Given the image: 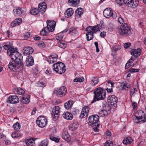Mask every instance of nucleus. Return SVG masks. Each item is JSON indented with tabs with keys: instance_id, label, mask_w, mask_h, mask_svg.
<instances>
[{
	"instance_id": "obj_40",
	"label": "nucleus",
	"mask_w": 146,
	"mask_h": 146,
	"mask_svg": "<svg viewBox=\"0 0 146 146\" xmlns=\"http://www.w3.org/2000/svg\"><path fill=\"white\" fill-rule=\"evenodd\" d=\"M78 127V125L77 123L74 122L70 125L69 126V129L70 130L74 131Z\"/></svg>"
},
{
	"instance_id": "obj_41",
	"label": "nucleus",
	"mask_w": 146,
	"mask_h": 146,
	"mask_svg": "<svg viewBox=\"0 0 146 146\" xmlns=\"http://www.w3.org/2000/svg\"><path fill=\"white\" fill-rule=\"evenodd\" d=\"M57 44L58 46L63 49H64L66 46V44L62 41H58Z\"/></svg>"
},
{
	"instance_id": "obj_14",
	"label": "nucleus",
	"mask_w": 146,
	"mask_h": 146,
	"mask_svg": "<svg viewBox=\"0 0 146 146\" xmlns=\"http://www.w3.org/2000/svg\"><path fill=\"white\" fill-rule=\"evenodd\" d=\"M14 14L17 16H21L24 14V12L23 9L21 7H17L13 10Z\"/></svg>"
},
{
	"instance_id": "obj_53",
	"label": "nucleus",
	"mask_w": 146,
	"mask_h": 146,
	"mask_svg": "<svg viewBox=\"0 0 146 146\" xmlns=\"http://www.w3.org/2000/svg\"><path fill=\"white\" fill-rule=\"evenodd\" d=\"M37 86L39 87H44V83L42 82L38 81L37 83Z\"/></svg>"
},
{
	"instance_id": "obj_31",
	"label": "nucleus",
	"mask_w": 146,
	"mask_h": 146,
	"mask_svg": "<svg viewBox=\"0 0 146 146\" xmlns=\"http://www.w3.org/2000/svg\"><path fill=\"white\" fill-rule=\"evenodd\" d=\"M133 141L132 138L130 137H125L123 141V143L125 144H129L132 143Z\"/></svg>"
},
{
	"instance_id": "obj_58",
	"label": "nucleus",
	"mask_w": 146,
	"mask_h": 146,
	"mask_svg": "<svg viewBox=\"0 0 146 146\" xmlns=\"http://www.w3.org/2000/svg\"><path fill=\"white\" fill-rule=\"evenodd\" d=\"M31 34L29 32H27L26 33L25 35V39H27L30 36Z\"/></svg>"
},
{
	"instance_id": "obj_36",
	"label": "nucleus",
	"mask_w": 146,
	"mask_h": 146,
	"mask_svg": "<svg viewBox=\"0 0 146 146\" xmlns=\"http://www.w3.org/2000/svg\"><path fill=\"white\" fill-rule=\"evenodd\" d=\"M73 101L72 100H69L65 103L64 106L66 109H69L73 105Z\"/></svg>"
},
{
	"instance_id": "obj_9",
	"label": "nucleus",
	"mask_w": 146,
	"mask_h": 146,
	"mask_svg": "<svg viewBox=\"0 0 146 146\" xmlns=\"http://www.w3.org/2000/svg\"><path fill=\"white\" fill-rule=\"evenodd\" d=\"M66 88L64 86L60 87L56 90V94L57 96L62 97L64 96L66 92Z\"/></svg>"
},
{
	"instance_id": "obj_25",
	"label": "nucleus",
	"mask_w": 146,
	"mask_h": 146,
	"mask_svg": "<svg viewBox=\"0 0 146 146\" xmlns=\"http://www.w3.org/2000/svg\"><path fill=\"white\" fill-rule=\"evenodd\" d=\"M24 54L26 55L30 54L33 53V49L31 47L28 46L25 47L24 49Z\"/></svg>"
},
{
	"instance_id": "obj_3",
	"label": "nucleus",
	"mask_w": 146,
	"mask_h": 146,
	"mask_svg": "<svg viewBox=\"0 0 146 146\" xmlns=\"http://www.w3.org/2000/svg\"><path fill=\"white\" fill-rule=\"evenodd\" d=\"M130 27L126 23L121 26L118 30V33L121 35L127 36L131 34Z\"/></svg>"
},
{
	"instance_id": "obj_50",
	"label": "nucleus",
	"mask_w": 146,
	"mask_h": 146,
	"mask_svg": "<svg viewBox=\"0 0 146 146\" xmlns=\"http://www.w3.org/2000/svg\"><path fill=\"white\" fill-rule=\"evenodd\" d=\"M137 91V89L136 88H133V89H131L130 92V96L131 98L132 96H133L134 94Z\"/></svg>"
},
{
	"instance_id": "obj_46",
	"label": "nucleus",
	"mask_w": 146,
	"mask_h": 146,
	"mask_svg": "<svg viewBox=\"0 0 146 146\" xmlns=\"http://www.w3.org/2000/svg\"><path fill=\"white\" fill-rule=\"evenodd\" d=\"M102 106V110H110V108L108 104H107L106 103H105V104L104 103H103Z\"/></svg>"
},
{
	"instance_id": "obj_24",
	"label": "nucleus",
	"mask_w": 146,
	"mask_h": 146,
	"mask_svg": "<svg viewBox=\"0 0 146 146\" xmlns=\"http://www.w3.org/2000/svg\"><path fill=\"white\" fill-rule=\"evenodd\" d=\"M74 13L73 9L71 8H69L64 13L65 16L66 17H70L73 15Z\"/></svg>"
},
{
	"instance_id": "obj_44",
	"label": "nucleus",
	"mask_w": 146,
	"mask_h": 146,
	"mask_svg": "<svg viewBox=\"0 0 146 146\" xmlns=\"http://www.w3.org/2000/svg\"><path fill=\"white\" fill-rule=\"evenodd\" d=\"M11 136L13 138H16L22 136V134L16 132H13L12 133Z\"/></svg>"
},
{
	"instance_id": "obj_30",
	"label": "nucleus",
	"mask_w": 146,
	"mask_h": 146,
	"mask_svg": "<svg viewBox=\"0 0 146 146\" xmlns=\"http://www.w3.org/2000/svg\"><path fill=\"white\" fill-rule=\"evenodd\" d=\"M30 95H28L27 96H25L22 97V99L21 100V102L23 104H28L30 102Z\"/></svg>"
},
{
	"instance_id": "obj_64",
	"label": "nucleus",
	"mask_w": 146,
	"mask_h": 146,
	"mask_svg": "<svg viewBox=\"0 0 146 146\" xmlns=\"http://www.w3.org/2000/svg\"><path fill=\"white\" fill-rule=\"evenodd\" d=\"M115 51L117 50L121 49V46L118 45H116L115 47Z\"/></svg>"
},
{
	"instance_id": "obj_39",
	"label": "nucleus",
	"mask_w": 146,
	"mask_h": 146,
	"mask_svg": "<svg viewBox=\"0 0 146 146\" xmlns=\"http://www.w3.org/2000/svg\"><path fill=\"white\" fill-rule=\"evenodd\" d=\"M114 82H112L110 81H109L108 82V84L110 85H111V87L108 88L107 87L106 90L107 91V92L108 93H111L113 92L112 88L114 87Z\"/></svg>"
},
{
	"instance_id": "obj_38",
	"label": "nucleus",
	"mask_w": 146,
	"mask_h": 146,
	"mask_svg": "<svg viewBox=\"0 0 146 146\" xmlns=\"http://www.w3.org/2000/svg\"><path fill=\"white\" fill-rule=\"evenodd\" d=\"M122 89L127 90L129 88V85L127 82H123L120 84Z\"/></svg>"
},
{
	"instance_id": "obj_56",
	"label": "nucleus",
	"mask_w": 146,
	"mask_h": 146,
	"mask_svg": "<svg viewBox=\"0 0 146 146\" xmlns=\"http://www.w3.org/2000/svg\"><path fill=\"white\" fill-rule=\"evenodd\" d=\"M141 120V119H139V118L136 117V119L135 120V122L136 123H143V122L141 121V120Z\"/></svg>"
},
{
	"instance_id": "obj_62",
	"label": "nucleus",
	"mask_w": 146,
	"mask_h": 146,
	"mask_svg": "<svg viewBox=\"0 0 146 146\" xmlns=\"http://www.w3.org/2000/svg\"><path fill=\"white\" fill-rule=\"evenodd\" d=\"M98 127L96 126L92 127L94 131L96 132H98L99 131V129H98Z\"/></svg>"
},
{
	"instance_id": "obj_16",
	"label": "nucleus",
	"mask_w": 146,
	"mask_h": 146,
	"mask_svg": "<svg viewBox=\"0 0 146 146\" xmlns=\"http://www.w3.org/2000/svg\"><path fill=\"white\" fill-rule=\"evenodd\" d=\"M103 14L105 17L110 18L112 15V10L110 8H107L103 11Z\"/></svg>"
},
{
	"instance_id": "obj_28",
	"label": "nucleus",
	"mask_w": 146,
	"mask_h": 146,
	"mask_svg": "<svg viewBox=\"0 0 146 146\" xmlns=\"http://www.w3.org/2000/svg\"><path fill=\"white\" fill-rule=\"evenodd\" d=\"M58 58V56L57 54L50 56L49 57V59L47 60L48 62L50 64L52 62L54 63L56 62Z\"/></svg>"
},
{
	"instance_id": "obj_1",
	"label": "nucleus",
	"mask_w": 146,
	"mask_h": 146,
	"mask_svg": "<svg viewBox=\"0 0 146 146\" xmlns=\"http://www.w3.org/2000/svg\"><path fill=\"white\" fill-rule=\"evenodd\" d=\"M7 54L10 56L12 60H15L18 66H23V62L22 56L18 52L17 48H14L13 46L9 48V50H7Z\"/></svg>"
},
{
	"instance_id": "obj_5",
	"label": "nucleus",
	"mask_w": 146,
	"mask_h": 146,
	"mask_svg": "<svg viewBox=\"0 0 146 146\" xmlns=\"http://www.w3.org/2000/svg\"><path fill=\"white\" fill-rule=\"evenodd\" d=\"M99 116L97 115H94L90 116L88 120L90 123L91 124L92 127L96 126L99 127L100 123L99 121Z\"/></svg>"
},
{
	"instance_id": "obj_51",
	"label": "nucleus",
	"mask_w": 146,
	"mask_h": 146,
	"mask_svg": "<svg viewBox=\"0 0 146 146\" xmlns=\"http://www.w3.org/2000/svg\"><path fill=\"white\" fill-rule=\"evenodd\" d=\"M48 142L46 140L42 141L39 146H47Z\"/></svg>"
},
{
	"instance_id": "obj_54",
	"label": "nucleus",
	"mask_w": 146,
	"mask_h": 146,
	"mask_svg": "<svg viewBox=\"0 0 146 146\" xmlns=\"http://www.w3.org/2000/svg\"><path fill=\"white\" fill-rule=\"evenodd\" d=\"M118 22L120 24H122L124 23V21L123 18L121 17H119L118 18Z\"/></svg>"
},
{
	"instance_id": "obj_48",
	"label": "nucleus",
	"mask_w": 146,
	"mask_h": 146,
	"mask_svg": "<svg viewBox=\"0 0 146 146\" xmlns=\"http://www.w3.org/2000/svg\"><path fill=\"white\" fill-rule=\"evenodd\" d=\"M69 33L72 34L73 33L76 34L78 33V31L77 29L74 28H70L69 31Z\"/></svg>"
},
{
	"instance_id": "obj_4",
	"label": "nucleus",
	"mask_w": 146,
	"mask_h": 146,
	"mask_svg": "<svg viewBox=\"0 0 146 146\" xmlns=\"http://www.w3.org/2000/svg\"><path fill=\"white\" fill-rule=\"evenodd\" d=\"M53 69L56 73L59 74H62L64 73L66 69L64 64L62 62H57L53 65Z\"/></svg>"
},
{
	"instance_id": "obj_26",
	"label": "nucleus",
	"mask_w": 146,
	"mask_h": 146,
	"mask_svg": "<svg viewBox=\"0 0 146 146\" xmlns=\"http://www.w3.org/2000/svg\"><path fill=\"white\" fill-rule=\"evenodd\" d=\"M22 19L20 18L16 19L11 23V25L12 27H13L16 25H19L22 23Z\"/></svg>"
},
{
	"instance_id": "obj_21",
	"label": "nucleus",
	"mask_w": 146,
	"mask_h": 146,
	"mask_svg": "<svg viewBox=\"0 0 146 146\" xmlns=\"http://www.w3.org/2000/svg\"><path fill=\"white\" fill-rule=\"evenodd\" d=\"M89 28H87L86 30L87 31L86 34V38L88 41H89L92 40L93 38V33L90 30Z\"/></svg>"
},
{
	"instance_id": "obj_63",
	"label": "nucleus",
	"mask_w": 146,
	"mask_h": 146,
	"mask_svg": "<svg viewBox=\"0 0 146 146\" xmlns=\"http://www.w3.org/2000/svg\"><path fill=\"white\" fill-rule=\"evenodd\" d=\"M104 146H113L112 143H109L108 142H106Z\"/></svg>"
},
{
	"instance_id": "obj_57",
	"label": "nucleus",
	"mask_w": 146,
	"mask_h": 146,
	"mask_svg": "<svg viewBox=\"0 0 146 146\" xmlns=\"http://www.w3.org/2000/svg\"><path fill=\"white\" fill-rule=\"evenodd\" d=\"M139 71V70L138 69L131 68L129 69V71L131 72H137Z\"/></svg>"
},
{
	"instance_id": "obj_19",
	"label": "nucleus",
	"mask_w": 146,
	"mask_h": 146,
	"mask_svg": "<svg viewBox=\"0 0 146 146\" xmlns=\"http://www.w3.org/2000/svg\"><path fill=\"white\" fill-rule=\"evenodd\" d=\"M130 52L131 55L136 58L140 55L141 53V50L140 48L137 49V50L133 49L130 51Z\"/></svg>"
},
{
	"instance_id": "obj_59",
	"label": "nucleus",
	"mask_w": 146,
	"mask_h": 146,
	"mask_svg": "<svg viewBox=\"0 0 146 146\" xmlns=\"http://www.w3.org/2000/svg\"><path fill=\"white\" fill-rule=\"evenodd\" d=\"M131 44L130 43H126L124 44V46L125 48H127L130 46Z\"/></svg>"
},
{
	"instance_id": "obj_47",
	"label": "nucleus",
	"mask_w": 146,
	"mask_h": 146,
	"mask_svg": "<svg viewBox=\"0 0 146 146\" xmlns=\"http://www.w3.org/2000/svg\"><path fill=\"white\" fill-rule=\"evenodd\" d=\"M13 127L15 130L18 131L20 129V125L19 123L17 122L13 125Z\"/></svg>"
},
{
	"instance_id": "obj_12",
	"label": "nucleus",
	"mask_w": 146,
	"mask_h": 146,
	"mask_svg": "<svg viewBox=\"0 0 146 146\" xmlns=\"http://www.w3.org/2000/svg\"><path fill=\"white\" fill-rule=\"evenodd\" d=\"M25 64L27 66H32L34 64V60L33 57L31 55H29L27 56Z\"/></svg>"
},
{
	"instance_id": "obj_60",
	"label": "nucleus",
	"mask_w": 146,
	"mask_h": 146,
	"mask_svg": "<svg viewBox=\"0 0 146 146\" xmlns=\"http://www.w3.org/2000/svg\"><path fill=\"white\" fill-rule=\"evenodd\" d=\"M121 0H115L116 2L119 5L120 7L122 5V4L121 3Z\"/></svg>"
},
{
	"instance_id": "obj_11",
	"label": "nucleus",
	"mask_w": 146,
	"mask_h": 146,
	"mask_svg": "<svg viewBox=\"0 0 146 146\" xmlns=\"http://www.w3.org/2000/svg\"><path fill=\"white\" fill-rule=\"evenodd\" d=\"M47 26L51 32H53L55 29L56 23L53 21L47 20L46 21Z\"/></svg>"
},
{
	"instance_id": "obj_34",
	"label": "nucleus",
	"mask_w": 146,
	"mask_h": 146,
	"mask_svg": "<svg viewBox=\"0 0 146 146\" xmlns=\"http://www.w3.org/2000/svg\"><path fill=\"white\" fill-rule=\"evenodd\" d=\"M80 0H68V2L71 5L76 7L80 3Z\"/></svg>"
},
{
	"instance_id": "obj_2",
	"label": "nucleus",
	"mask_w": 146,
	"mask_h": 146,
	"mask_svg": "<svg viewBox=\"0 0 146 146\" xmlns=\"http://www.w3.org/2000/svg\"><path fill=\"white\" fill-rule=\"evenodd\" d=\"M94 98L92 102L100 100H103L106 97V90L100 87L94 90Z\"/></svg>"
},
{
	"instance_id": "obj_20",
	"label": "nucleus",
	"mask_w": 146,
	"mask_h": 146,
	"mask_svg": "<svg viewBox=\"0 0 146 146\" xmlns=\"http://www.w3.org/2000/svg\"><path fill=\"white\" fill-rule=\"evenodd\" d=\"M101 27V25H97L93 27L89 26L87 28H89L90 30L94 33H96L98 31H100Z\"/></svg>"
},
{
	"instance_id": "obj_35",
	"label": "nucleus",
	"mask_w": 146,
	"mask_h": 146,
	"mask_svg": "<svg viewBox=\"0 0 146 146\" xmlns=\"http://www.w3.org/2000/svg\"><path fill=\"white\" fill-rule=\"evenodd\" d=\"M136 114V118H139V119H142L145 115V113L142 111L139 110L137 111Z\"/></svg>"
},
{
	"instance_id": "obj_33",
	"label": "nucleus",
	"mask_w": 146,
	"mask_h": 146,
	"mask_svg": "<svg viewBox=\"0 0 146 146\" xmlns=\"http://www.w3.org/2000/svg\"><path fill=\"white\" fill-rule=\"evenodd\" d=\"M27 146H35V141L32 138H30L25 141Z\"/></svg>"
},
{
	"instance_id": "obj_17",
	"label": "nucleus",
	"mask_w": 146,
	"mask_h": 146,
	"mask_svg": "<svg viewBox=\"0 0 146 146\" xmlns=\"http://www.w3.org/2000/svg\"><path fill=\"white\" fill-rule=\"evenodd\" d=\"M47 8L46 4L45 2L40 3L38 5V9L39 11L43 14L46 11Z\"/></svg>"
},
{
	"instance_id": "obj_6",
	"label": "nucleus",
	"mask_w": 146,
	"mask_h": 146,
	"mask_svg": "<svg viewBox=\"0 0 146 146\" xmlns=\"http://www.w3.org/2000/svg\"><path fill=\"white\" fill-rule=\"evenodd\" d=\"M37 124L41 127H45L47 124V119L44 116L39 117L37 118L36 121Z\"/></svg>"
},
{
	"instance_id": "obj_10",
	"label": "nucleus",
	"mask_w": 146,
	"mask_h": 146,
	"mask_svg": "<svg viewBox=\"0 0 146 146\" xmlns=\"http://www.w3.org/2000/svg\"><path fill=\"white\" fill-rule=\"evenodd\" d=\"M60 108L58 106H55L53 108L52 115L53 118L55 119H57L59 116Z\"/></svg>"
},
{
	"instance_id": "obj_15",
	"label": "nucleus",
	"mask_w": 146,
	"mask_h": 146,
	"mask_svg": "<svg viewBox=\"0 0 146 146\" xmlns=\"http://www.w3.org/2000/svg\"><path fill=\"white\" fill-rule=\"evenodd\" d=\"M89 110V108L88 106H86L82 108L80 117L81 118H82L84 117L88 116Z\"/></svg>"
},
{
	"instance_id": "obj_29",
	"label": "nucleus",
	"mask_w": 146,
	"mask_h": 146,
	"mask_svg": "<svg viewBox=\"0 0 146 146\" xmlns=\"http://www.w3.org/2000/svg\"><path fill=\"white\" fill-rule=\"evenodd\" d=\"M50 30L48 27H44L40 31L41 35L43 36H47L49 33Z\"/></svg>"
},
{
	"instance_id": "obj_23",
	"label": "nucleus",
	"mask_w": 146,
	"mask_h": 146,
	"mask_svg": "<svg viewBox=\"0 0 146 146\" xmlns=\"http://www.w3.org/2000/svg\"><path fill=\"white\" fill-rule=\"evenodd\" d=\"M99 81L97 77H92L90 79V84L92 86H93L96 85L99 82Z\"/></svg>"
},
{
	"instance_id": "obj_43",
	"label": "nucleus",
	"mask_w": 146,
	"mask_h": 146,
	"mask_svg": "<svg viewBox=\"0 0 146 146\" xmlns=\"http://www.w3.org/2000/svg\"><path fill=\"white\" fill-rule=\"evenodd\" d=\"M39 11L38 9V10L37 9L35 8L31 10L30 11V13L33 15H36L38 14Z\"/></svg>"
},
{
	"instance_id": "obj_18",
	"label": "nucleus",
	"mask_w": 146,
	"mask_h": 146,
	"mask_svg": "<svg viewBox=\"0 0 146 146\" xmlns=\"http://www.w3.org/2000/svg\"><path fill=\"white\" fill-rule=\"evenodd\" d=\"M24 66L23 65V66H19L17 64V63L14 60H13V61H11L9 63L8 65V68L10 70H13L15 69L16 70L17 68H18L19 67H23Z\"/></svg>"
},
{
	"instance_id": "obj_32",
	"label": "nucleus",
	"mask_w": 146,
	"mask_h": 146,
	"mask_svg": "<svg viewBox=\"0 0 146 146\" xmlns=\"http://www.w3.org/2000/svg\"><path fill=\"white\" fill-rule=\"evenodd\" d=\"M110 112V110H101L99 112V114L100 116L103 117L107 115Z\"/></svg>"
},
{
	"instance_id": "obj_27",
	"label": "nucleus",
	"mask_w": 146,
	"mask_h": 146,
	"mask_svg": "<svg viewBox=\"0 0 146 146\" xmlns=\"http://www.w3.org/2000/svg\"><path fill=\"white\" fill-rule=\"evenodd\" d=\"M64 118L67 120H71L73 118L72 114L68 112H64L62 114Z\"/></svg>"
},
{
	"instance_id": "obj_37",
	"label": "nucleus",
	"mask_w": 146,
	"mask_h": 146,
	"mask_svg": "<svg viewBox=\"0 0 146 146\" xmlns=\"http://www.w3.org/2000/svg\"><path fill=\"white\" fill-rule=\"evenodd\" d=\"M14 92H16L17 94L22 95L24 94L25 93V91L21 88H17L15 89Z\"/></svg>"
},
{
	"instance_id": "obj_42",
	"label": "nucleus",
	"mask_w": 146,
	"mask_h": 146,
	"mask_svg": "<svg viewBox=\"0 0 146 146\" xmlns=\"http://www.w3.org/2000/svg\"><path fill=\"white\" fill-rule=\"evenodd\" d=\"M83 13V10L82 8H80L77 9L76 11L75 14L76 15H78L80 17L82 14Z\"/></svg>"
},
{
	"instance_id": "obj_22",
	"label": "nucleus",
	"mask_w": 146,
	"mask_h": 146,
	"mask_svg": "<svg viewBox=\"0 0 146 146\" xmlns=\"http://www.w3.org/2000/svg\"><path fill=\"white\" fill-rule=\"evenodd\" d=\"M62 138L65 140L68 141H70V136L67 131L65 129L63 130L62 132Z\"/></svg>"
},
{
	"instance_id": "obj_55",
	"label": "nucleus",
	"mask_w": 146,
	"mask_h": 146,
	"mask_svg": "<svg viewBox=\"0 0 146 146\" xmlns=\"http://www.w3.org/2000/svg\"><path fill=\"white\" fill-rule=\"evenodd\" d=\"M113 25L111 24H109L107 27L108 29L110 31L113 30Z\"/></svg>"
},
{
	"instance_id": "obj_13",
	"label": "nucleus",
	"mask_w": 146,
	"mask_h": 146,
	"mask_svg": "<svg viewBox=\"0 0 146 146\" xmlns=\"http://www.w3.org/2000/svg\"><path fill=\"white\" fill-rule=\"evenodd\" d=\"M19 99L16 95L10 96L8 98L7 101L10 103L15 104L19 102Z\"/></svg>"
},
{
	"instance_id": "obj_8",
	"label": "nucleus",
	"mask_w": 146,
	"mask_h": 146,
	"mask_svg": "<svg viewBox=\"0 0 146 146\" xmlns=\"http://www.w3.org/2000/svg\"><path fill=\"white\" fill-rule=\"evenodd\" d=\"M108 102L110 103L111 106L115 107L117 106V99L115 96L113 95L110 96L108 97Z\"/></svg>"
},
{
	"instance_id": "obj_45",
	"label": "nucleus",
	"mask_w": 146,
	"mask_h": 146,
	"mask_svg": "<svg viewBox=\"0 0 146 146\" xmlns=\"http://www.w3.org/2000/svg\"><path fill=\"white\" fill-rule=\"evenodd\" d=\"M50 139L52 141H54L56 143H58L59 142L60 139L54 137L53 136L50 135Z\"/></svg>"
},
{
	"instance_id": "obj_61",
	"label": "nucleus",
	"mask_w": 146,
	"mask_h": 146,
	"mask_svg": "<svg viewBox=\"0 0 146 146\" xmlns=\"http://www.w3.org/2000/svg\"><path fill=\"white\" fill-rule=\"evenodd\" d=\"M106 35V33L104 31H103L100 33V35L102 37H104Z\"/></svg>"
},
{
	"instance_id": "obj_52",
	"label": "nucleus",
	"mask_w": 146,
	"mask_h": 146,
	"mask_svg": "<svg viewBox=\"0 0 146 146\" xmlns=\"http://www.w3.org/2000/svg\"><path fill=\"white\" fill-rule=\"evenodd\" d=\"M38 46L40 47L44 48L45 47V44L43 41L39 42L37 44Z\"/></svg>"
},
{
	"instance_id": "obj_7",
	"label": "nucleus",
	"mask_w": 146,
	"mask_h": 146,
	"mask_svg": "<svg viewBox=\"0 0 146 146\" xmlns=\"http://www.w3.org/2000/svg\"><path fill=\"white\" fill-rule=\"evenodd\" d=\"M123 0V2L128 7H135L138 5V0Z\"/></svg>"
},
{
	"instance_id": "obj_49",
	"label": "nucleus",
	"mask_w": 146,
	"mask_h": 146,
	"mask_svg": "<svg viewBox=\"0 0 146 146\" xmlns=\"http://www.w3.org/2000/svg\"><path fill=\"white\" fill-rule=\"evenodd\" d=\"M84 80V78L83 77H81L80 78H76L74 80V82H83Z\"/></svg>"
}]
</instances>
